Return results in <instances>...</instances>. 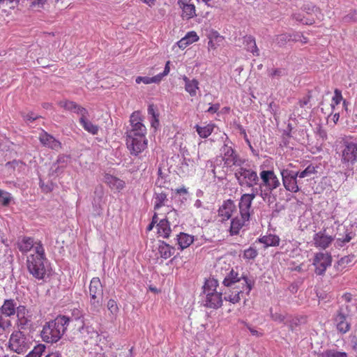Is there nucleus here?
<instances>
[{
    "mask_svg": "<svg viewBox=\"0 0 357 357\" xmlns=\"http://www.w3.org/2000/svg\"><path fill=\"white\" fill-rule=\"evenodd\" d=\"M129 122L130 126L125 132L126 146L131 155L137 156L147 148V130L139 111L132 113Z\"/></svg>",
    "mask_w": 357,
    "mask_h": 357,
    "instance_id": "obj_1",
    "label": "nucleus"
},
{
    "mask_svg": "<svg viewBox=\"0 0 357 357\" xmlns=\"http://www.w3.org/2000/svg\"><path fill=\"white\" fill-rule=\"evenodd\" d=\"M222 284L229 289L231 294L225 293L224 299L235 304L241 301V295L244 292L248 295L252 289L254 281L245 274H239L238 271L231 268L225 277Z\"/></svg>",
    "mask_w": 357,
    "mask_h": 357,
    "instance_id": "obj_2",
    "label": "nucleus"
},
{
    "mask_svg": "<svg viewBox=\"0 0 357 357\" xmlns=\"http://www.w3.org/2000/svg\"><path fill=\"white\" fill-rule=\"evenodd\" d=\"M47 263L45 248L41 241L36 245L35 252L26 258V267L29 273L37 280H43L47 275L45 264Z\"/></svg>",
    "mask_w": 357,
    "mask_h": 357,
    "instance_id": "obj_3",
    "label": "nucleus"
},
{
    "mask_svg": "<svg viewBox=\"0 0 357 357\" xmlns=\"http://www.w3.org/2000/svg\"><path fill=\"white\" fill-rule=\"evenodd\" d=\"M69 321L70 319L63 315L46 322L40 331L43 341L51 344L57 342L66 332Z\"/></svg>",
    "mask_w": 357,
    "mask_h": 357,
    "instance_id": "obj_4",
    "label": "nucleus"
},
{
    "mask_svg": "<svg viewBox=\"0 0 357 357\" xmlns=\"http://www.w3.org/2000/svg\"><path fill=\"white\" fill-rule=\"evenodd\" d=\"M218 282L216 279L208 278L205 280L203 286L202 304L211 309H218L222 307V293L217 291Z\"/></svg>",
    "mask_w": 357,
    "mask_h": 357,
    "instance_id": "obj_5",
    "label": "nucleus"
},
{
    "mask_svg": "<svg viewBox=\"0 0 357 357\" xmlns=\"http://www.w3.org/2000/svg\"><path fill=\"white\" fill-rule=\"evenodd\" d=\"M59 104L66 110L74 112L79 116V123L84 130L93 135L98 133L99 127L89 119V114L86 108L75 102L69 100L60 101Z\"/></svg>",
    "mask_w": 357,
    "mask_h": 357,
    "instance_id": "obj_6",
    "label": "nucleus"
},
{
    "mask_svg": "<svg viewBox=\"0 0 357 357\" xmlns=\"http://www.w3.org/2000/svg\"><path fill=\"white\" fill-rule=\"evenodd\" d=\"M89 312L96 314L100 312L102 306L103 286L99 278L95 277L91 280L89 287Z\"/></svg>",
    "mask_w": 357,
    "mask_h": 357,
    "instance_id": "obj_7",
    "label": "nucleus"
},
{
    "mask_svg": "<svg viewBox=\"0 0 357 357\" xmlns=\"http://www.w3.org/2000/svg\"><path fill=\"white\" fill-rule=\"evenodd\" d=\"M234 176L238 185L241 187L252 188L259 184V178L257 171L249 165L238 166Z\"/></svg>",
    "mask_w": 357,
    "mask_h": 357,
    "instance_id": "obj_8",
    "label": "nucleus"
},
{
    "mask_svg": "<svg viewBox=\"0 0 357 357\" xmlns=\"http://www.w3.org/2000/svg\"><path fill=\"white\" fill-rule=\"evenodd\" d=\"M220 155L224 162V165L228 168L234 166H241L244 163V160L241 159L236 153L234 148V144L227 136H226L224 144L220 149Z\"/></svg>",
    "mask_w": 357,
    "mask_h": 357,
    "instance_id": "obj_9",
    "label": "nucleus"
},
{
    "mask_svg": "<svg viewBox=\"0 0 357 357\" xmlns=\"http://www.w3.org/2000/svg\"><path fill=\"white\" fill-rule=\"evenodd\" d=\"M31 344L29 336L20 330L14 331L8 340L9 348L17 354L26 352L30 348Z\"/></svg>",
    "mask_w": 357,
    "mask_h": 357,
    "instance_id": "obj_10",
    "label": "nucleus"
},
{
    "mask_svg": "<svg viewBox=\"0 0 357 357\" xmlns=\"http://www.w3.org/2000/svg\"><path fill=\"white\" fill-rule=\"evenodd\" d=\"M280 174L283 185L287 191L294 193L300 191V181L296 171L289 169H282L280 171Z\"/></svg>",
    "mask_w": 357,
    "mask_h": 357,
    "instance_id": "obj_11",
    "label": "nucleus"
},
{
    "mask_svg": "<svg viewBox=\"0 0 357 357\" xmlns=\"http://www.w3.org/2000/svg\"><path fill=\"white\" fill-rule=\"evenodd\" d=\"M357 161V142H344L341 162L344 165H354Z\"/></svg>",
    "mask_w": 357,
    "mask_h": 357,
    "instance_id": "obj_12",
    "label": "nucleus"
},
{
    "mask_svg": "<svg viewBox=\"0 0 357 357\" xmlns=\"http://www.w3.org/2000/svg\"><path fill=\"white\" fill-rule=\"evenodd\" d=\"M15 315L17 317L15 325L17 330L25 331L31 328L32 315L29 310H28L25 305H18L17 313Z\"/></svg>",
    "mask_w": 357,
    "mask_h": 357,
    "instance_id": "obj_13",
    "label": "nucleus"
},
{
    "mask_svg": "<svg viewBox=\"0 0 357 357\" xmlns=\"http://www.w3.org/2000/svg\"><path fill=\"white\" fill-rule=\"evenodd\" d=\"M333 322L336 330L341 334L348 333L351 329V317L347 314L342 307H340L334 317Z\"/></svg>",
    "mask_w": 357,
    "mask_h": 357,
    "instance_id": "obj_14",
    "label": "nucleus"
},
{
    "mask_svg": "<svg viewBox=\"0 0 357 357\" xmlns=\"http://www.w3.org/2000/svg\"><path fill=\"white\" fill-rule=\"evenodd\" d=\"M332 257L327 252H318L314 255L312 264L315 267L314 272L317 275H324L328 267L331 266Z\"/></svg>",
    "mask_w": 357,
    "mask_h": 357,
    "instance_id": "obj_15",
    "label": "nucleus"
},
{
    "mask_svg": "<svg viewBox=\"0 0 357 357\" xmlns=\"http://www.w3.org/2000/svg\"><path fill=\"white\" fill-rule=\"evenodd\" d=\"M255 199V194H243L238 202L239 215L244 219L250 220L253 213L252 204Z\"/></svg>",
    "mask_w": 357,
    "mask_h": 357,
    "instance_id": "obj_16",
    "label": "nucleus"
},
{
    "mask_svg": "<svg viewBox=\"0 0 357 357\" xmlns=\"http://www.w3.org/2000/svg\"><path fill=\"white\" fill-rule=\"evenodd\" d=\"M74 333L83 342H87L89 340L98 335L97 331L89 324L82 321L80 324H75Z\"/></svg>",
    "mask_w": 357,
    "mask_h": 357,
    "instance_id": "obj_17",
    "label": "nucleus"
},
{
    "mask_svg": "<svg viewBox=\"0 0 357 357\" xmlns=\"http://www.w3.org/2000/svg\"><path fill=\"white\" fill-rule=\"evenodd\" d=\"M261 179V185L273 190L280 185V182L273 170H263L259 173Z\"/></svg>",
    "mask_w": 357,
    "mask_h": 357,
    "instance_id": "obj_18",
    "label": "nucleus"
},
{
    "mask_svg": "<svg viewBox=\"0 0 357 357\" xmlns=\"http://www.w3.org/2000/svg\"><path fill=\"white\" fill-rule=\"evenodd\" d=\"M236 205L234 202L228 199L223 201L222 205L218 208V216L221 222H225L231 218L233 213L236 211Z\"/></svg>",
    "mask_w": 357,
    "mask_h": 357,
    "instance_id": "obj_19",
    "label": "nucleus"
},
{
    "mask_svg": "<svg viewBox=\"0 0 357 357\" xmlns=\"http://www.w3.org/2000/svg\"><path fill=\"white\" fill-rule=\"evenodd\" d=\"M334 241V237L326 234V229H323L313 236V244L316 248L323 250L330 246Z\"/></svg>",
    "mask_w": 357,
    "mask_h": 357,
    "instance_id": "obj_20",
    "label": "nucleus"
},
{
    "mask_svg": "<svg viewBox=\"0 0 357 357\" xmlns=\"http://www.w3.org/2000/svg\"><path fill=\"white\" fill-rule=\"evenodd\" d=\"M39 140L44 146L52 150L59 151L61 149V143L44 130L40 134Z\"/></svg>",
    "mask_w": 357,
    "mask_h": 357,
    "instance_id": "obj_21",
    "label": "nucleus"
},
{
    "mask_svg": "<svg viewBox=\"0 0 357 357\" xmlns=\"http://www.w3.org/2000/svg\"><path fill=\"white\" fill-rule=\"evenodd\" d=\"M18 305L13 298L5 299L3 305L0 307L1 315L6 317H11L17 313Z\"/></svg>",
    "mask_w": 357,
    "mask_h": 357,
    "instance_id": "obj_22",
    "label": "nucleus"
},
{
    "mask_svg": "<svg viewBox=\"0 0 357 357\" xmlns=\"http://www.w3.org/2000/svg\"><path fill=\"white\" fill-rule=\"evenodd\" d=\"M249 220L244 219L241 215H237L231 220L229 234L231 236H236L240 233L241 229L245 226Z\"/></svg>",
    "mask_w": 357,
    "mask_h": 357,
    "instance_id": "obj_23",
    "label": "nucleus"
},
{
    "mask_svg": "<svg viewBox=\"0 0 357 357\" xmlns=\"http://www.w3.org/2000/svg\"><path fill=\"white\" fill-rule=\"evenodd\" d=\"M178 4L182 9L183 19L189 20L197 15L195 5L190 3L188 0H178Z\"/></svg>",
    "mask_w": 357,
    "mask_h": 357,
    "instance_id": "obj_24",
    "label": "nucleus"
},
{
    "mask_svg": "<svg viewBox=\"0 0 357 357\" xmlns=\"http://www.w3.org/2000/svg\"><path fill=\"white\" fill-rule=\"evenodd\" d=\"M105 183L112 189L118 192L121 191L126 187L124 181L109 174L104 176Z\"/></svg>",
    "mask_w": 357,
    "mask_h": 357,
    "instance_id": "obj_25",
    "label": "nucleus"
},
{
    "mask_svg": "<svg viewBox=\"0 0 357 357\" xmlns=\"http://www.w3.org/2000/svg\"><path fill=\"white\" fill-rule=\"evenodd\" d=\"M39 241H34V239L31 237L24 236L21 239H20L17 242V248L19 250L24 254L29 252L31 249H33V252H35L36 245Z\"/></svg>",
    "mask_w": 357,
    "mask_h": 357,
    "instance_id": "obj_26",
    "label": "nucleus"
},
{
    "mask_svg": "<svg viewBox=\"0 0 357 357\" xmlns=\"http://www.w3.org/2000/svg\"><path fill=\"white\" fill-rule=\"evenodd\" d=\"M260 243L264 245V248L268 247H276L278 246L280 242V238L275 234H267L261 236L256 240V243Z\"/></svg>",
    "mask_w": 357,
    "mask_h": 357,
    "instance_id": "obj_27",
    "label": "nucleus"
},
{
    "mask_svg": "<svg viewBox=\"0 0 357 357\" xmlns=\"http://www.w3.org/2000/svg\"><path fill=\"white\" fill-rule=\"evenodd\" d=\"M243 43L247 52L252 54L253 56H259V50L256 44L255 37L251 35L244 36Z\"/></svg>",
    "mask_w": 357,
    "mask_h": 357,
    "instance_id": "obj_28",
    "label": "nucleus"
},
{
    "mask_svg": "<svg viewBox=\"0 0 357 357\" xmlns=\"http://www.w3.org/2000/svg\"><path fill=\"white\" fill-rule=\"evenodd\" d=\"M181 79L185 83V90L190 96L195 97L199 89V82L196 79H190L186 75H183Z\"/></svg>",
    "mask_w": 357,
    "mask_h": 357,
    "instance_id": "obj_29",
    "label": "nucleus"
},
{
    "mask_svg": "<svg viewBox=\"0 0 357 357\" xmlns=\"http://www.w3.org/2000/svg\"><path fill=\"white\" fill-rule=\"evenodd\" d=\"M198 40L199 36L195 31H189L184 37H183L180 40L177 42V45L179 48L183 50L189 45L197 42Z\"/></svg>",
    "mask_w": 357,
    "mask_h": 357,
    "instance_id": "obj_30",
    "label": "nucleus"
},
{
    "mask_svg": "<svg viewBox=\"0 0 357 357\" xmlns=\"http://www.w3.org/2000/svg\"><path fill=\"white\" fill-rule=\"evenodd\" d=\"M178 248L181 250L189 247L194 241V236L186 233L181 232L176 236Z\"/></svg>",
    "mask_w": 357,
    "mask_h": 357,
    "instance_id": "obj_31",
    "label": "nucleus"
},
{
    "mask_svg": "<svg viewBox=\"0 0 357 357\" xmlns=\"http://www.w3.org/2000/svg\"><path fill=\"white\" fill-rule=\"evenodd\" d=\"M344 234H338V236L336 238L335 244L337 247H343L347 243H349L353 239L356 234L351 230L343 227Z\"/></svg>",
    "mask_w": 357,
    "mask_h": 357,
    "instance_id": "obj_32",
    "label": "nucleus"
},
{
    "mask_svg": "<svg viewBox=\"0 0 357 357\" xmlns=\"http://www.w3.org/2000/svg\"><path fill=\"white\" fill-rule=\"evenodd\" d=\"M158 234L165 238H167L171 233L169 222L167 218H163L157 224Z\"/></svg>",
    "mask_w": 357,
    "mask_h": 357,
    "instance_id": "obj_33",
    "label": "nucleus"
},
{
    "mask_svg": "<svg viewBox=\"0 0 357 357\" xmlns=\"http://www.w3.org/2000/svg\"><path fill=\"white\" fill-rule=\"evenodd\" d=\"M175 252V248L165 241L160 242L158 246V252L161 258L167 259L172 257Z\"/></svg>",
    "mask_w": 357,
    "mask_h": 357,
    "instance_id": "obj_34",
    "label": "nucleus"
},
{
    "mask_svg": "<svg viewBox=\"0 0 357 357\" xmlns=\"http://www.w3.org/2000/svg\"><path fill=\"white\" fill-rule=\"evenodd\" d=\"M148 114L150 116V123L151 127L157 128L159 126V114L156 111L154 105L151 104L148 106Z\"/></svg>",
    "mask_w": 357,
    "mask_h": 357,
    "instance_id": "obj_35",
    "label": "nucleus"
},
{
    "mask_svg": "<svg viewBox=\"0 0 357 357\" xmlns=\"http://www.w3.org/2000/svg\"><path fill=\"white\" fill-rule=\"evenodd\" d=\"M305 318L303 317H287V319L284 322L291 331H294L295 328L300 326L302 323H304Z\"/></svg>",
    "mask_w": 357,
    "mask_h": 357,
    "instance_id": "obj_36",
    "label": "nucleus"
},
{
    "mask_svg": "<svg viewBox=\"0 0 357 357\" xmlns=\"http://www.w3.org/2000/svg\"><path fill=\"white\" fill-rule=\"evenodd\" d=\"M167 195L163 192H155L153 195L154 199V209L158 210L162 206H165V202L167 200Z\"/></svg>",
    "mask_w": 357,
    "mask_h": 357,
    "instance_id": "obj_37",
    "label": "nucleus"
},
{
    "mask_svg": "<svg viewBox=\"0 0 357 357\" xmlns=\"http://www.w3.org/2000/svg\"><path fill=\"white\" fill-rule=\"evenodd\" d=\"M195 128L197 132L198 133L200 137L206 138L213 132L214 129V125L212 123L208 124L204 126H200L197 125L195 126Z\"/></svg>",
    "mask_w": 357,
    "mask_h": 357,
    "instance_id": "obj_38",
    "label": "nucleus"
},
{
    "mask_svg": "<svg viewBox=\"0 0 357 357\" xmlns=\"http://www.w3.org/2000/svg\"><path fill=\"white\" fill-rule=\"evenodd\" d=\"M158 176L155 183V186L160 188H168L167 185L169 184V181L167 176L162 172L160 168L158 169Z\"/></svg>",
    "mask_w": 357,
    "mask_h": 357,
    "instance_id": "obj_39",
    "label": "nucleus"
},
{
    "mask_svg": "<svg viewBox=\"0 0 357 357\" xmlns=\"http://www.w3.org/2000/svg\"><path fill=\"white\" fill-rule=\"evenodd\" d=\"M72 319L75 321V324H80L85 321L84 313L79 308L75 307L71 310Z\"/></svg>",
    "mask_w": 357,
    "mask_h": 357,
    "instance_id": "obj_40",
    "label": "nucleus"
},
{
    "mask_svg": "<svg viewBox=\"0 0 357 357\" xmlns=\"http://www.w3.org/2000/svg\"><path fill=\"white\" fill-rule=\"evenodd\" d=\"M317 172L316 167L312 165H308L304 170L299 172L296 171L297 174V176L298 178H303L305 177H310L312 174H314Z\"/></svg>",
    "mask_w": 357,
    "mask_h": 357,
    "instance_id": "obj_41",
    "label": "nucleus"
},
{
    "mask_svg": "<svg viewBox=\"0 0 357 357\" xmlns=\"http://www.w3.org/2000/svg\"><path fill=\"white\" fill-rule=\"evenodd\" d=\"M45 346L43 344H38L25 357H41L45 351Z\"/></svg>",
    "mask_w": 357,
    "mask_h": 357,
    "instance_id": "obj_42",
    "label": "nucleus"
},
{
    "mask_svg": "<svg viewBox=\"0 0 357 357\" xmlns=\"http://www.w3.org/2000/svg\"><path fill=\"white\" fill-rule=\"evenodd\" d=\"M258 255V251L255 247L250 246L243 251V257L246 260L255 259Z\"/></svg>",
    "mask_w": 357,
    "mask_h": 357,
    "instance_id": "obj_43",
    "label": "nucleus"
},
{
    "mask_svg": "<svg viewBox=\"0 0 357 357\" xmlns=\"http://www.w3.org/2000/svg\"><path fill=\"white\" fill-rule=\"evenodd\" d=\"M272 191L268 188H266L265 190H259V196H260L262 199L268 204L273 203V197L272 195Z\"/></svg>",
    "mask_w": 357,
    "mask_h": 357,
    "instance_id": "obj_44",
    "label": "nucleus"
},
{
    "mask_svg": "<svg viewBox=\"0 0 357 357\" xmlns=\"http://www.w3.org/2000/svg\"><path fill=\"white\" fill-rule=\"evenodd\" d=\"M107 307L108 310L109 311L110 314L113 317H116L119 312V306L117 305V303L114 299H109L107 301Z\"/></svg>",
    "mask_w": 357,
    "mask_h": 357,
    "instance_id": "obj_45",
    "label": "nucleus"
},
{
    "mask_svg": "<svg viewBox=\"0 0 357 357\" xmlns=\"http://www.w3.org/2000/svg\"><path fill=\"white\" fill-rule=\"evenodd\" d=\"M222 40V36H220L217 31H215L212 33V38H210L208 45L211 48L215 49L218 44L220 43Z\"/></svg>",
    "mask_w": 357,
    "mask_h": 357,
    "instance_id": "obj_46",
    "label": "nucleus"
},
{
    "mask_svg": "<svg viewBox=\"0 0 357 357\" xmlns=\"http://www.w3.org/2000/svg\"><path fill=\"white\" fill-rule=\"evenodd\" d=\"M287 75V70L284 68H275L269 70L268 75L272 78L279 79Z\"/></svg>",
    "mask_w": 357,
    "mask_h": 357,
    "instance_id": "obj_47",
    "label": "nucleus"
},
{
    "mask_svg": "<svg viewBox=\"0 0 357 357\" xmlns=\"http://www.w3.org/2000/svg\"><path fill=\"white\" fill-rule=\"evenodd\" d=\"M342 95L340 90L336 89L334 91V95L332 98V104L331 107L333 109H334L335 105H337L340 103V102L342 100Z\"/></svg>",
    "mask_w": 357,
    "mask_h": 357,
    "instance_id": "obj_48",
    "label": "nucleus"
},
{
    "mask_svg": "<svg viewBox=\"0 0 357 357\" xmlns=\"http://www.w3.org/2000/svg\"><path fill=\"white\" fill-rule=\"evenodd\" d=\"M326 357H348V354L344 351H339L335 349H328L325 351Z\"/></svg>",
    "mask_w": 357,
    "mask_h": 357,
    "instance_id": "obj_49",
    "label": "nucleus"
},
{
    "mask_svg": "<svg viewBox=\"0 0 357 357\" xmlns=\"http://www.w3.org/2000/svg\"><path fill=\"white\" fill-rule=\"evenodd\" d=\"M11 200V195L0 189V203L3 206H8Z\"/></svg>",
    "mask_w": 357,
    "mask_h": 357,
    "instance_id": "obj_50",
    "label": "nucleus"
},
{
    "mask_svg": "<svg viewBox=\"0 0 357 357\" xmlns=\"http://www.w3.org/2000/svg\"><path fill=\"white\" fill-rule=\"evenodd\" d=\"M70 159V155L60 154L58 155L56 161L55 162L59 165L66 167Z\"/></svg>",
    "mask_w": 357,
    "mask_h": 357,
    "instance_id": "obj_51",
    "label": "nucleus"
},
{
    "mask_svg": "<svg viewBox=\"0 0 357 357\" xmlns=\"http://www.w3.org/2000/svg\"><path fill=\"white\" fill-rule=\"evenodd\" d=\"M65 167L54 162L50 168V174L53 176H58L63 172Z\"/></svg>",
    "mask_w": 357,
    "mask_h": 357,
    "instance_id": "obj_52",
    "label": "nucleus"
},
{
    "mask_svg": "<svg viewBox=\"0 0 357 357\" xmlns=\"http://www.w3.org/2000/svg\"><path fill=\"white\" fill-rule=\"evenodd\" d=\"M271 317L274 321H276L278 323H284V321H286V320L287 319L286 316L279 312L273 313L272 312V309H271Z\"/></svg>",
    "mask_w": 357,
    "mask_h": 357,
    "instance_id": "obj_53",
    "label": "nucleus"
},
{
    "mask_svg": "<svg viewBox=\"0 0 357 357\" xmlns=\"http://www.w3.org/2000/svg\"><path fill=\"white\" fill-rule=\"evenodd\" d=\"M12 326L11 321L9 319H6L0 315V329L2 331H6L10 328Z\"/></svg>",
    "mask_w": 357,
    "mask_h": 357,
    "instance_id": "obj_54",
    "label": "nucleus"
},
{
    "mask_svg": "<svg viewBox=\"0 0 357 357\" xmlns=\"http://www.w3.org/2000/svg\"><path fill=\"white\" fill-rule=\"evenodd\" d=\"M290 36L287 34H280L277 36L275 38V42L280 45L282 46L286 44V43L290 40Z\"/></svg>",
    "mask_w": 357,
    "mask_h": 357,
    "instance_id": "obj_55",
    "label": "nucleus"
},
{
    "mask_svg": "<svg viewBox=\"0 0 357 357\" xmlns=\"http://www.w3.org/2000/svg\"><path fill=\"white\" fill-rule=\"evenodd\" d=\"M343 20L346 22L357 21V14L355 10L351 11L349 14L343 17Z\"/></svg>",
    "mask_w": 357,
    "mask_h": 357,
    "instance_id": "obj_56",
    "label": "nucleus"
},
{
    "mask_svg": "<svg viewBox=\"0 0 357 357\" xmlns=\"http://www.w3.org/2000/svg\"><path fill=\"white\" fill-rule=\"evenodd\" d=\"M24 117V119L27 122V123H32L35 120H36L37 119L39 118V116L35 114L33 112H30V113H28L26 114V115L23 116Z\"/></svg>",
    "mask_w": 357,
    "mask_h": 357,
    "instance_id": "obj_57",
    "label": "nucleus"
},
{
    "mask_svg": "<svg viewBox=\"0 0 357 357\" xmlns=\"http://www.w3.org/2000/svg\"><path fill=\"white\" fill-rule=\"evenodd\" d=\"M135 82L137 84H140V83L142 82V83H144L145 84H149L152 83L151 77L139 76V77H136Z\"/></svg>",
    "mask_w": 357,
    "mask_h": 357,
    "instance_id": "obj_58",
    "label": "nucleus"
},
{
    "mask_svg": "<svg viewBox=\"0 0 357 357\" xmlns=\"http://www.w3.org/2000/svg\"><path fill=\"white\" fill-rule=\"evenodd\" d=\"M292 129H293V128H292L291 124L288 123L287 128L285 130H284V131H283L282 136H283L284 139L286 140L287 139L290 138L291 137Z\"/></svg>",
    "mask_w": 357,
    "mask_h": 357,
    "instance_id": "obj_59",
    "label": "nucleus"
},
{
    "mask_svg": "<svg viewBox=\"0 0 357 357\" xmlns=\"http://www.w3.org/2000/svg\"><path fill=\"white\" fill-rule=\"evenodd\" d=\"M47 0H35L31 4V7L38 6L40 8H43L44 5L47 3Z\"/></svg>",
    "mask_w": 357,
    "mask_h": 357,
    "instance_id": "obj_60",
    "label": "nucleus"
},
{
    "mask_svg": "<svg viewBox=\"0 0 357 357\" xmlns=\"http://www.w3.org/2000/svg\"><path fill=\"white\" fill-rule=\"evenodd\" d=\"M220 107V105L219 103H216V104L212 105L207 109V112H208L210 114H215V113H216L219 110Z\"/></svg>",
    "mask_w": 357,
    "mask_h": 357,
    "instance_id": "obj_61",
    "label": "nucleus"
},
{
    "mask_svg": "<svg viewBox=\"0 0 357 357\" xmlns=\"http://www.w3.org/2000/svg\"><path fill=\"white\" fill-rule=\"evenodd\" d=\"M310 96H306L305 97L303 98L302 99L299 100V105L301 107H304L305 106H306L309 102H310Z\"/></svg>",
    "mask_w": 357,
    "mask_h": 357,
    "instance_id": "obj_62",
    "label": "nucleus"
},
{
    "mask_svg": "<svg viewBox=\"0 0 357 357\" xmlns=\"http://www.w3.org/2000/svg\"><path fill=\"white\" fill-rule=\"evenodd\" d=\"M158 222V215L155 213L152 218L151 222L148 225L147 230L151 231L153 229L154 225Z\"/></svg>",
    "mask_w": 357,
    "mask_h": 357,
    "instance_id": "obj_63",
    "label": "nucleus"
},
{
    "mask_svg": "<svg viewBox=\"0 0 357 357\" xmlns=\"http://www.w3.org/2000/svg\"><path fill=\"white\" fill-rule=\"evenodd\" d=\"M165 77L162 73L156 75L155 76H153L151 77V82L152 83H159L162 78Z\"/></svg>",
    "mask_w": 357,
    "mask_h": 357,
    "instance_id": "obj_64",
    "label": "nucleus"
}]
</instances>
